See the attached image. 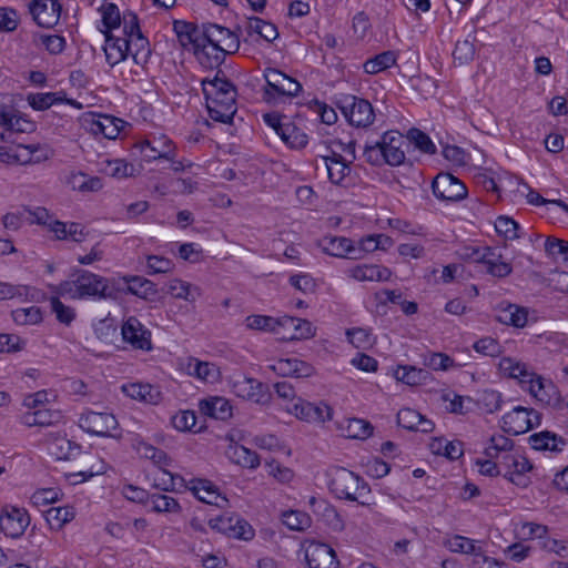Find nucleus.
I'll list each match as a JSON object with an SVG mask.
<instances>
[{
  "label": "nucleus",
  "mask_w": 568,
  "mask_h": 568,
  "mask_svg": "<svg viewBox=\"0 0 568 568\" xmlns=\"http://www.w3.org/2000/svg\"><path fill=\"white\" fill-rule=\"evenodd\" d=\"M61 10L59 0H34L30 7L34 21L43 28H53L60 20Z\"/></svg>",
  "instance_id": "a211bd4d"
},
{
  "label": "nucleus",
  "mask_w": 568,
  "mask_h": 568,
  "mask_svg": "<svg viewBox=\"0 0 568 568\" xmlns=\"http://www.w3.org/2000/svg\"><path fill=\"white\" fill-rule=\"evenodd\" d=\"M545 251L551 257L561 256L562 262L568 266V242L548 236L545 242Z\"/></svg>",
  "instance_id": "052dcab7"
},
{
  "label": "nucleus",
  "mask_w": 568,
  "mask_h": 568,
  "mask_svg": "<svg viewBox=\"0 0 568 568\" xmlns=\"http://www.w3.org/2000/svg\"><path fill=\"white\" fill-rule=\"evenodd\" d=\"M320 246L324 253L335 257L359 258L352 241L343 236H325L320 241Z\"/></svg>",
  "instance_id": "a878e982"
},
{
  "label": "nucleus",
  "mask_w": 568,
  "mask_h": 568,
  "mask_svg": "<svg viewBox=\"0 0 568 568\" xmlns=\"http://www.w3.org/2000/svg\"><path fill=\"white\" fill-rule=\"evenodd\" d=\"M168 292L175 298L185 300L187 302H195L201 295L199 287L179 278L171 280L168 283Z\"/></svg>",
  "instance_id": "ea45409f"
},
{
  "label": "nucleus",
  "mask_w": 568,
  "mask_h": 568,
  "mask_svg": "<svg viewBox=\"0 0 568 568\" xmlns=\"http://www.w3.org/2000/svg\"><path fill=\"white\" fill-rule=\"evenodd\" d=\"M494 311L496 321L505 325L521 328L525 327L528 322V308L517 304L501 302Z\"/></svg>",
  "instance_id": "412c9836"
},
{
  "label": "nucleus",
  "mask_w": 568,
  "mask_h": 568,
  "mask_svg": "<svg viewBox=\"0 0 568 568\" xmlns=\"http://www.w3.org/2000/svg\"><path fill=\"white\" fill-rule=\"evenodd\" d=\"M102 171L116 179H123L128 176H132L134 174V165L131 163L125 162L124 160L116 159V160H105L101 163Z\"/></svg>",
  "instance_id": "a18cd8bd"
},
{
  "label": "nucleus",
  "mask_w": 568,
  "mask_h": 568,
  "mask_svg": "<svg viewBox=\"0 0 568 568\" xmlns=\"http://www.w3.org/2000/svg\"><path fill=\"white\" fill-rule=\"evenodd\" d=\"M264 79L266 85L263 89V100L267 103L296 97L302 91V84L297 80L274 68L265 69Z\"/></svg>",
  "instance_id": "423d86ee"
},
{
  "label": "nucleus",
  "mask_w": 568,
  "mask_h": 568,
  "mask_svg": "<svg viewBox=\"0 0 568 568\" xmlns=\"http://www.w3.org/2000/svg\"><path fill=\"white\" fill-rule=\"evenodd\" d=\"M51 310L55 314L57 320L65 325H70L72 321L75 318V311L64 305L58 296H52L50 298Z\"/></svg>",
  "instance_id": "680f3d73"
},
{
  "label": "nucleus",
  "mask_w": 568,
  "mask_h": 568,
  "mask_svg": "<svg viewBox=\"0 0 568 568\" xmlns=\"http://www.w3.org/2000/svg\"><path fill=\"white\" fill-rule=\"evenodd\" d=\"M329 477V490L339 499L358 501L359 497L369 493V488L364 479L346 468H333Z\"/></svg>",
  "instance_id": "39448f33"
},
{
  "label": "nucleus",
  "mask_w": 568,
  "mask_h": 568,
  "mask_svg": "<svg viewBox=\"0 0 568 568\" xmlns=\"http://www.w3.org/2000/svg\"><path fill=\"white\" fill-rule=\"evenodd\" d=\"M433 453L443 455L452 460L463 456V444L460 442H447L444 439H434L430 444Z\"/></svg>",
  "instance_id": "49530a36"
},
{
  "label": "nucleus",
  "mask_w": 568,
  "mask_h": 568,
  "mask_svg": "<svg viewBox=\"0 0 568 568\" xmlns=\"http://www.w3.org/2000/svg\"><path fill=\"white\" fill-rule=\"evenodd\" d=\"M75 516L72 507H52L48 510V520L52 524L57 523V528H61L64 524L70 523Z\"/></svg>",
  "instance_id": "0e129e2a"
},
{
  "label": "nucleus",
  "mask_w": 568,
  "mask_h": 568,
  "mask_svg": "<svg viewBox=\"0 0 568 568\" xmlns=\"http://www.w3.org/2000/svg\"><path fill=\"white\" fill-rule=\"evenodd\" d=\"M139 148L148 161L158 159L173 161L176 156L175 145L165 134H152L140 142Z\"/></svg>",
  "instance_id": "ddd939ff"
},
{
  "label": "nucleus",
  "mask_w": 568,
  "mask_h": 568,
  "mask_svg": "<svg viewBox=\"0 0 568 568\" xmlns=\"http://www.w3.org/2000/svg\"><path fill=\"white\" fill-rule=\"evenodd\" d=\"M272 369L280 375L294 376L297 378L307 377L313 371L307 363L297 358L278 359L274 365H272Z\"/></svg>",
  "instance_id": "2f4dec72"
},
{
  "label": "nucleus",
  "mask_w": 568,
  "mask_h": 568,
  "mask_svg": "<svg viewBox=\"0 0 568 568\" xmlns=\"http://www.w3.org/2000/svg\"><path fill=\"white\" fill-rule=\"evenodd\" d=\"M427 376V371L413 366H399L395 372V377L397 381L410 386L422 384L426 381Z\"/></svg>",
  "instance_id": "de8ad7c7"
},
{
  "label": "nucleus",
  "mask_w": 568,
  "mask_h": 568,
  "mask_svg": "<svg viewBox=\"0 0 568 568\" xmlns=\"http://www.w3.org/2000/svg\"><path fill=\"white\" fill-rule=\"evenodd\" d=\"M51 291L60 296L72 300L87 297L106 298L111 294L108 280L85 270H78L71 276L58 285L51 286Z\"/></svg>",
  "instance_id": "f03ea898"
},
{
  "label": "nucleus",
  "mask_w": 568,
  "mask_h": 568,
  "mask_svg": "<svg viewBox=\"0 0 568 568\" xmlns=\"http://www.w3.org/2000/svg\"><path fill=\"white\" fill-rule=\"evenodd\" d=\"M122 392L136 400L148 403V404H158L161 400V392L158 387L143 384V383H130L124 384L122 386Z\"/></svg>",
  "instance_id": "cd10ccee"
},
{
  "label": "nucleus",
  "mask_w": 568,
  "mask_h": 568,
  "mask_svg": "<svg viewBox=\"0 0 568 568\" xmlns=\"http://www.w3.org/2000/svg\"><path fill=\"white\" fill-rule=\"evenodd\" d=\"M514 442L504 436L495 435L490 438V445L485 448V455L490 459L501 460V456L513 455Z\"/></svg>",
  "instance_id": "a19ab883"
},
{
  "label": "nucleus",
  "mask_w": 568,
  "mask_h": 568,
  "mask_svg": "<svg viewBox=\"0 0 568 568\" xmlns=\"http://www.w3.org/2000/svg\"><path fill=\"white\" fill-rule=\"evenodd\" d=\"M163 477L161 478L164 489L179 490L181 488H189L193 495L202 503L214 505L223 508L227 505V499L222 496L217 487L206 479H193L190 481V486L185 484V480L180 475H174L165 469H162Z\"/></svg>",
  "instance_id": "20e7f679"
},
{
  "label": "nucleus",
  "mask_w": 568,
  "mask_h": 568,
  "mask_svg": "<svg viewBox=\"0 0 568 568\" xmlns=\"http://www.w3.org/2000/svg\"><path fill=\"white\" fill-rule=\"evenodd\" d=\"M349 275L356 281L384 282L392 276L389 268L375 264L357 265L349 270Z\"/></svg>",
  "instance_id": "c756f323"
},
{
  "label": "nucleus",
  "mask_w": 568,
  "mask_h": 568,
  "mask_svg": "<svg viewBox=\"0 0 568 568\" xmlns=\"http://www.w3.org/2000/svg\"><path fill=\"white\" fill-rule=\"evenodd\" d=\"M100 11L102 14V22L106 28V31L111 32L112 29L120 27L121 17L118 7L114 3L103 4Z\"/></svg>",
  "instance_id": "e2e57ef3"
},
{
  "label": "nucleus",
  "mask_w": 568,
  "mask_h": 568,
  "mask_svg": "<svg viewBox=\"0 0 568 568\" xmlns=\"http://www.w3.org/2000/svg\"><path fill=\"white\" fill-rule=\"evenodd\" d=\"M245 325L250 329L273 332L278 334L280 318L266 315H250L245 318Z\"/></svg>",
  "instance_id": "8fccbe9b"
},
{
  "label": "nucleus",
  "mask_w": 568,
  "mask_h": 568,
  "mask_svg": "<svg viewBox=\"0 0 568 568\" xmlns=\"http://www.w3.org/2000/svg\"><path fill=\"white\" fill-rule=\"evenodd\" d=\"M27 100L29 104L38 111L47 110L51 105L62 101L57 92L31 93L28 95Z\"/></svg>",
  "instance_id": "4d7b16f0"
},
{
  "label": "nucleus",
  "mask_w": 568,
  "mask_h": 568,
  "mask_svg": "<svg viewBox=\"0 0 568 568\" xmlns=\"http://www.w3.org/2000/svg\"><path fill=\"white\" fill-rule=\"evenodd\" d=\"M529 444L536 450L561 452L566 445L562 437L548 430L534 434L529 437Z\"/></svg>",
  "instance_id": "72a5a7b5"
},
{
  "label": "nucleus",
  "mask_w": 568,
  "mask_h": 568,
  "mask_svg": "<svg viewBox=\"0 0 568 568\" xmlns=\"http://www.w3.org/2000/svg\"><path fill=\"white\" fill-rule=\"evenodd\" d=\"M79 450V445L62 436L55 437L49 443V452L57 459H70Z\"/></svg>",
  "instance_id": "37998d69"
},
{
  "label": "nucleus",
  "mask_w": 568,
  "mask_h": 568,
  "mask_svg": "<svg viewBox=\"0 0 568 568\" xmlns=\"http://www.w3.org/2000/svg\"><path fill=\"white\" fill-rule=\"evenodd\" d=\"M432 190L433 194L440 201L457 202L467 196L465 184L447 172H440L435 176Z\"/></svg>",
  "instance_id": "9b49d317"
},
{
  "label": "nucleus",
  "mask_w": 568,
  "mask_h": 568,
  "mask_svg": "<svg viewBox=\"0 0 568 568\" xmlns=\"http://www.w3.org/2000/svg\"><path fill=\"white\" fill-rule=\"evenodd\" d=\"M538 389H535V398L548 406H557L560 403V396L556 386L550 381L538 383Z\"/></svg>",
  "instance_id": "864d4df0"
},
{
  "label": "nucleus",
  "mask_w": 568,
  "mask_h": 568,
  "mask_svg": "<svg viewBox=\"0 0 568 568\" xmlns=\"http://www.w3.org/2000/svg\"><path fill=\"white\" fill-rule=\"evenodd\" d=\"M11 315L19 325H36L42 321V312L38 306L17 308Z\"/></svg>",
  "instance_id": "603ef678"
},
{
  "label": "nucleus",
  "mask_w": 568,
  "mask_h": 568,
  "mask_svg": "<svg viewBox=\"0 0 568 568\" xmlns=\"http://www.w3.org/2000/svg\"><path fill=\"white\" fill-rule=\"evenodd\" d=\"M128 291L139 297L150 298L156 294L155 284L148 278L140 276L124 277Z\"/></svg>",
  "instance_id": "c03bdc74"
},
{
  "label": "nucleus",
  "mask_w": 568,
  "mask_h": 568,
  "mask_svg": "<svg viewBox=\"0 0 568 568\" xmlns=\"http://www.w3.org/2000/svg\"><path fill=\"white\" fill-rule=\"evenodd\" d=\"M146 504L155 513H178L180 510L179 503L173 497L163 494H152L148 497Z\"/></svg>",
  "instance_id": "09e8293b"
},
{
  "label": "nucleus",
  "mask_w": 568,
  "mask_h": 568,
  "mask_svg": "<svg viewBox=\"0 0 568 568\" xmlns=\"http://www.w3.org/2000/svg\"><path fill=\"white\" fill-rule=\"evenodd\" d=\"M123 339L134 348L151 349V333L144 328L141 322L134 317H129L122 325Z\"/></svg>",
  "instance_id": "aec40b11"
},
{
  "label": "nucleus",
  "mask_w": 568,
  "mask_h": 568,
  "mask_svg": "<svg viewBox=\"0 0 568 568\" xmlns=\"http://www.w3.org/2000/svg\"><path fill=\"white\" fill-rule=\"evenodd\" d=\"M172 424L181 432L193 430L196 426V414L193 410H182L172 417Z\"/></svg>",
  "instance_id": "774afa93"
},
{
  "label": "nucleus",
  "mask_w": 568,
  "mask_h": 568,
  "mask_svg": "<svg viewBox=\"0 0 568 568\" xmlns=\"http://www.w3.org/2000/svg\"><path fill=\"white\" fill-rule=\"evenodd\" d=\"M342 430L348 438L364 440L372 436L374 427L365 419L348 418L345 420V425H342Z\"/></svg>",
  "instance_id": "58836bf2"
},
{
  "label": "nucleus",
  "mask_w": 568,
  "mask_h": 568,
  "mask_svg": "<svg viewBox=\"0 0 568 568\" xmlns=\"http://www.w3.org/2000/svg\"><path fill=\"white\" fill-rule=\"evenodd\" d=\"M226 456L232 463L244 468L255 469L261 464L260 457L255 452L239 444L230 445L226 449Z\"/></svg>",
  "instance_id": "7c9ffc66"
},
{
  "label": "nucleus",
  "mask_w": 568,
  "mask_h": 568,
  "mask_svg": "<svg viewBox=\"0 0 568 568\" xmlns=\"http://www.w3.org/2000/svg\"><path fill=\"white\" fill-rule=\"evenodd\" d=\"M201 412L210 417L220 420H226L232 416V406L223 397H212L200 402Z\"/></svg>",
  "instance_id": "473e14b6"
},
{
  "label": "nucleus",
  "mask_w": 568,
  "mask_h": 568,
  "mask_svg": "<svg viewBox=\"0 0 568 568\" xmlns=\"http://www.w3.org/2000/svg\"><path fill=\"white\" fill-rule=\"evenodd\" d=\"M282 327L292 333L285 338L288 341L306 339L314 336V328L311 322L292 316H284L280 318L278 328Z\"/></svg>",
  "instance_id": "bb28decb"
},
{
  "label": "nucleus",
  "mask_w": 568,
  "mask_h": 568,
  "mask_svg": "<svg viewBox=\"0 0 568 568\" xmlns=\"http://www.w3.org/2000/svg\"><path fill=\"white\" fill-rule=\"evenodd\" d=\"M397 54L395 51H384L374 58L368 59L363 68L368 74L379 73L396 63Z\"/></svg>",
  "instance_id": "79ce46f5"
},
{
  "label": "nucleus",
  "mask_w": 568,
  "mask_h": 568,
  "mask_svg": "<svg viewBox=\"0 0 568 568\" xmlns=\"http://www.w3.org/2000/svg\"><path fill=\"white\" fill-rule=\"evenodd\" d=\"M540 422L541 416L537 410L516 406L511 412L504 415L501 427L508 434L519 435L539 426Z\"/></svg>",
  "instance_id": "1a4fd4ad"
},
{
  "label": "nucleus",
  "mask_w": 568,
  "mask_h": 568,
  "mask_svg": "<svg viewBox=\"0 0 568 568\" xmlns=\"http://www.w3.org/2000/svg\"><path fill=\"white\" fill-rule=\"evenodd\" d=\"M80 123L87 132L93 135H102L108 140H115L125 122L112 115L89 112L80 118Z\"/></svg>",
  "instance_id": "6e6552de"
},
{
  "label": "nucleus",
  "mask_w": 568,
  "mask_h": 568,
  "mask_svg": "<svg viewBox=\"0 0 568 568\" xmlns=\"http://www.w3.org/2000/svg\"><path fill=\"white\" fill-rule=\"evenodd\" d=\"M118 420L113 414L87 412L79 418V426L87 433L100 437H115L119 436L111 434V430L118 428Z\"/></svg>",
  "instance_id": "f8f14e48"
},
{
  "label": "nucleus",
  "mask_w": 568,
  "mask_h": 568,
  "mask_svg": "<svg viewBox=\"0 0 568 568\" xmlns=\"http://www.w3.org/2000/svg\"><path fill=\"white\" fill-rule=\"evenodd\" d=\"M105 44L103 47L106 62L114 67L129 57L126 36H115L112 32L105 31Z\"/></svg>",
  "instance_id": "393cba45"
},
{
  "label": "nucleus",
  "mask_w": 568,
  "mask_h": 568,
  "mask_svg": "<svg viewBox=\"0 0 568 568\" xmlns=\"http://www.w3.org/2000/svg\"><path fill=\"white\" fill-rule=\"evenodd\" d=\"M341 110L348 123L356 128H367L375 119L372 104L367 100L355 95L346 97Z\"/></svg>",
  "instance_id": "9d476101"
},
{
  "label": "nucleus",
  "mask_w": 568,
  "mask_h": 568,
  "mask_svg": "<svg viewBox=\"0 0 568 568\" xmlns=\"http://www.w3.org/2000/svg\"><path fill=\"white\" fill-rule=\"evenodd\" d=\"M504 469V477L519 487H527L530 483L527 473L532 469L530 462L519 455L501 456L499 462Z\"/></svg>",
  "instance_id": "4468645a"
},
{
  "label": "nucleus",
  "mask_w": 568,
  "mask_h": 568,
  "mask_svg": "<svg viewBox=\"0 0 568 568\" xmlns=\"http://www.w3.org/2000/svg\"><path fill=\"white\" fill-rule=\"evenodd\" d=\"M136 450L141 457L152 460L159 467L169 465L166 453L145 442H140L136 446Z\"/></svg>",
  "instance_id": "5fc2aeb1"
},
{
  "label": "nucleus",
  "mask_w": 568,
  "mask_h": 568,
  "mask_svg": "<svg viewBox=\"0 0 568 568\" xmlns=\"http://www.w3.org/2000/svg\"><path fill=\"white\" fill-rule=\"evenodd\" d=\"M33 42L37 45H43L51 54L61 53L65 45L64 38L57 34H38Z\"/></svg>",
  "instance_id": "13d9d810"
},
{
  "label": "nucleus",
  "mask_w": 568,
  "mask_h": 568,
  "mask_svg": "<svg viewBox=\"0 0 568 568\" xmlns=\"http://www.w3.org/2000/svg\"><path fill=\"white\" fill-rule=\"evenodd\" d=\"M320 160L327 172L329 181L336 185H344L345 179L351 173L349 163L335 152L332 155H323Z\"/></svg>",
  "instance_id": "b1692460"
},
{
  "label": "nucleus",
  "mask_w": 568,
  "mask_h": 568,
  "mask_svg": "<svg viewBox=\"0 0 568 568\" xmlns=\"http://www.w3.org/2000/svg\"><path fill=\"white\" fill-rule=\"evenodd\" d=\"M186 368L189 375L195 376L196 378L207 383H214L220 377V369L213 363L191 358Z\"/></svg>",
  "instance_id": "c9c22d12"
},
{
  "label": "nucleus",
  "mask_w": 568,
  "mask_h": 568,
  "mask_svg": "<svg viewBox=\"0 0 568 568\" xmlns=\"http://www.w3.org/2000/svg\"><path fill=\"white\" fill-rule=\"evenodd\" d=\"M283 524L291 530L303 531L311 527L312 519L304 511L290 510L283 514Z\"/></svg>",
  "instance_id": "3c124183"
},
{
  "label": "nucleus",
  "mask_w": 568,
  "mask_h": 568,
  "mask_svg": "<svg viewBox=\"0 0 568 568\" xmlns=\"http://www.w3.org/2000/svg\"><path fill=\"white\" fill-rule=\"evenodd\" d=\"M420 418L422 414L413 408H402L397 413V424L408 430H415Z\"/></svg>",
  "instance_id": "338daca9"
},
{
  "label": "nucleus",
  "mask_w": 568,
  "mask_h": 568,
  "mask_svg": "<svg viewBox=\"0 0 568 568\" xmlns=\"http://www.w3.org/2000/svg\"><path fill=\"white\" fill-rule=\"evenodd\" d=\"M486 267V272L496 277L508 276L513 267L501 260V254L496 248L486 247L479 260Z\"/></svg>",
  "instance_id": "c85d7f7f"
},
{
  "label": "nucleus",
  "mask_w": 568,
  "mask_h": 568,
  "mask_svg": "<svg viewBox=\"0 0 568 568\" xmlns=\"http://www.w3.org/2000/svg\"><path fill=\"white\" fill-rule=\"evenodd\" d=\"M473 347L477 353L484 356L495 357L501 353L500 344L493 337L480 338L474 343Z\"/></svg>",
  "instance_id": "69168bd1"
},
{
  "label": "nucleus",
  "mask_w": 568,
  "mask_h": 568,
  "mask_svg": "<svg viewBox=\"0 0 568 568\" xmlns=\"http://www.w3.org/2000/svg\"><path fill=\"white\" fill-rule=\"evenodd\" d=\"M407 142L408 144L413 143L418 150H420L424 153H436V146L429 139V136L416 128L408 130Z\"/></svg>",
  "instance_id": "6e6d98bb"
},
{
  "label": "nucleus",
  "mask_w": 568,
  "mask_h": 568,
  "mask_svg": "<svg viewBox=\"0 0 568 568\" xmlns=\"http://www.w3.org/2000/svg\"><path fill=\"white\" fill-rule=\"evenodd\" d=\"M278 136L292 149H302L308 142V136L304 130L290 120L285 122Z\"/></svg>",
  "instance_id": "e433bc0d"
},
{
  "label": "nucleus",
  "mask_w": 568,
  "mask_h": 568,
  "mask_svg": "<svg viewBox=\"0 0 568 568\" xmlns=\"http://www.w3.org/2000/svg\"><path fill=\"white\" fill-rule=\"evenodd\" d=\"M0 125L10 132L29 133L36 129L32 121L22 116L11 105H0Z\"/></svg>",
  "instance_id": "5701e85b"
},
{
  "label": "nucleus",
  "mask_w": 568,
  "mask_h": 568,
  "mask_svg": "<svg viewBox=\"0 0 568 568\" xmlns=\"http://www.w3.org/2000/svg\"><path fill=\"white\" fill-rule=\"evenodd\" d=\"M204 42L232 54L240 48L239 37L230 29L214 23L204 24Z\"/></svg>",
  "instance_id": "dca6fc26"
},
{
  "label": "nucleus",
  "mask_w": 568,
  "mask_h": 568,
  "mask_svg": "<svg viewBox=\"0 0 568 568\" xmlns=\"http://www.w3.org/2000/svg\"><path fill=\"white\" fill-rule=\"evenodd\" d=\"M173 30L183 48L195 52V49L204 45V24L197 27L191 22L174 21Z\"/></svg>",
  "instance_id": "4be33fe9"
},
{
  "label": "nucleus",
  "mask_w": 568,
  "mask_h": 568,
  "mask_svg": "<svg viewBox=\"0 0 568 568\" xmlns=\"http://www.w3.org/2000/svg\"><path fill=\"white\" fill-rule=\"evenodd\" d=\"M194 54L201 65L207 69H215L223 63L226 54L229 53L213 44L204 42L203 47L195 49Z\"/></svg>",
  "instance_id": "f704fd0d"
},
{
  "label": "nucleus",
  "mask_w": 568,
  "mask_h": 568,
  "mask_svg": "<svg viewBox=\"0 0 568 568\" xmlns=\"http://www.w3.org/2000/svg\"><path fill=\"white\" fill-rule=\"evenodd\" d=\"M405 148H409L407 136L399 131L389 130L383 133L379 141L366 143L363 156L372 165L398 166L405 161Z\"/></svg>",
  "instance_id": "7ed1b4c3"
},
{
  "label": "nucleus",
  "mask_w": 568,
  "mask_h": 568,
  "mask_svg": "<svg viewBox=\"0 0 568 568\" xmlns=\"http://www.w3.org/2000/svg\"><path fill=\"white\" fill-rule=\"evenodd\" d=\"M30 524L26 509L8 506L0 515V530L10 538L20 537Z\"/></svg>",
  "instance_id": "2eb2a0df"
},
{
  "label": "nucleus",
  "mask_w": 568,
  "mask_h": 568,
  "mask_svg": "<svg viewBox=\"0 0 568 568\" xmlns=\"http://www.w3.org/2000/svg\"><path fill=\"white\" fill-rule=\"evenodd\" d=\"M308 568H337L339 561L332 547L323 542H311L305 549Z\"/></svg>",
  "instance_id": "f3484780"
},
{
  "label": "nucleus",
  "mask_w": 568,
  "mask_h": 568,
  "mask_svg": "<svg viewBox=\"0 0 568 568\" xmlns=\"http://www.w3.org/2000/svg\"><path fill=\"white\" fill-rule=\"evenodd\" d=\"M518 229V223L509 216L500 215L495 221L496 232L508 240H515L519 237V234L517 233Z\"/></svg>",
  "instance_id": "bf43d9fd"
},
{
  "label": "nucleus",
  "mask_w": 568,
  "mask_h": 568,
  "mask_svg": "<svg viewBox=\"0 0 568 568\" xmlns=\"http://www.w3.org/2000/svg\"><path fill=\"white\" fill-rule=\"evenodd\" d=\"M231 387L237 397L253 403H263L266 397L265 385L252 377L240 375L232 381Z\"/></svg>",
  "instance_id": "6ab92c4d"
},
{
  "label": "nucleus",
  "mask_w": 568,
  "mask_h": 568,
  "mask_svg": "<svg viewBox=\"0 0 568 568\" xmlns=\"http://www.w3.org/2000/svg\"><path fill=\"white\" fill-rule=\"evenodd\" d=\"M122 33L126 36L129 55L138 65H145L151 57V48L149 40L141 32L135 13H124Z\"/></svg>",
  "instance_id": "0eeeda50"
},
{
  "label": "nucleus",
  "mask_w": 568,
  "mask_h": 568,
  "mask_svg": "<svg viewBox=\"0 0 568 568\" xmlns=\"http://www.w3.org/2000/svg\"><path fill=\"white\" fill-rule=\"evenodd\" d=\"M499 371L503 375L516 378L525 387L526 377H529V371L525 363L516 361L511 357H504L499 362Z\"/></svg>",
  "instance_id": "4c0bfd02"
},
{
  "label": "nucleus",
  "mask_w": 568,
  "mask_h": 568,
  "mask_svg": "<svg viewBox=\"0 0 568 568\" xmlns=\"http://www.w3.org/2000/svg\"><path fill=\"white\" fill-rule=\"evenodd\" d=\"M202 89L206 100L209 115L212 120L230 123L236 113V89L217 71L213 79H203Z\"/></svg>",
  "instance_id": "f257e3e1"
}]
</instances>
